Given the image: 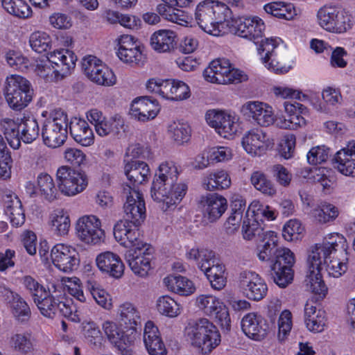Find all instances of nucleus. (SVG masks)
<instances>
[{
	"label": "nucleus",
	"instance_id": "1",
	"mask_svg": "<svg viewBox=\"0 0 355 355\" xmlns=\"http://www.w3.org/2000/svg\"><path fill=\"white\" fill-rule=\"evenodd\" d=\"M347 248L345 238L338 233L329 234L322 243L311 248L305 283L307 288L317 295V300L323 299L328 291L322 279L321 270L325 268L330 276L336 278L347 271Z\"/></svg>",
	"mask_w": 355,
	"mask_h": 355
},
{
	"label": "nucleus",
	"instance_id": "2",
	"mask_svg": "<svg viewBox=\"0 0 355 355\" xmlns=\"http://www.w3.org/2000/svg\"><path fill=\"white\" fill-rule=\"evenodd\" d=\"M285 115L275 120L272 109L268 105L259 101H249L243 105V114L252 119L258 125L268 127L275 122L276 125L282 129H297L306 125V121L302 116V105L288 101L283 103Z\"/></svg>",
	"mask_w": 355,
	"mask_h": 355
},
{
	"label": "nucleus",
	"instance_id": "3",
	"mask_svg": "<svg viewBox=\"0 0 355 355\" xmlns=\"http://www.w3.org/2000/svg\"><path fill=\"white\" fill-rule=\"evenodd\" d=\"M178 167L173 162L162 163L153 181L150 194L157 202H163L166 209L179 203L187 191V185L183 182L177 183Z\"/></svg>",
	"mask_w": 355,
	"mask_h": 355
},
{
	"label": "nucleus",
	"instance_id": "4",
	"mask_svg": "<svg viewBox=\"0 0 355 355\" xmlns=\"http://www.w3.org/2000/svg\"><path fill=\"white\" fill-rule=\"evenodd\" d=\"M196 20L200 28L205 33L218 36L220 35V26L226 22L230 26L232 19V10L223 3L212 0H205L197 6Z\"/></svg>",
	"mask_w": 355,
	"mask_h": 355
},
{
	"label": "nucleus",
	"instance_id": "5",
	"mask_svg": "<svg viewBox=\"0 0 355 355\" xmlns=\"http://www.w3.org/2000/svg\"><path fill=\"white\" fill-rule=\"evenodd\" d=\"M187 334L191 345L205 354L210 353L220 343V335L217 327L206 318L189 323Z\"/></svg>",
	"mask_w": 355,
	"mask_h": 355
},
{
	"label": "nucleus",
	"instance_id": "6",
	"mask_svg": "<svg viewBox=\"0 0 355 355\" xmlns=\"http://www.w3.org/2000/svg\"><path fill=\"white\" fill-rule=\"evenodd\" d=\"M68 119L67 114L61 109L51 112L44 121L42 129L44 144L52 148L61 146L67 138Z\"/></svg>",
	"mask_w": 355,
	"mask_h": 355
},
{
	"label": "nucleus",
	"instance_id": "7",
	"mask_svg": "<svg viewBox=\"0 0 355 355\" xmlns=\"http://www.w3.org/2000/svg\"><path fill=\"white\" fill-rule=\"evenodd\" d=\"M279 38H263L259 40L257 46L258 53L265 67L275 73H286L291 68L283 63L286 51L279 46Z\"/></svg>",
	"mask_w": 355,
	"mask_h": 355
},
{
	"label": "nucleus",
	"instance_id": "8",
	"mask_svg": "<svg viewBox=\"0 0 355 355\" xmlns=\"http://www.w3.org/2000/svg\"><path fill=\"white\" fill-rule=\"evenodd\" d=\"M203 76L206 81L219 85H236L248 80L246 73L232 67L229 60L225 58H218L211 62L205 69Z\"/></svg>",
	"mask_w": 355,
	"mask_h": 355
},
{
	"label": "nucleus",
	"instance_id": "9",
	"mask_svg": "<svg viewBox=\"0 0 355 355\" xmlns=\"http://www.w3.org/2000/svg\"><path fill=\"white\" fill-rule=\"evenodd\" d=\"M316 17L320 26L328 32L341 34L352 28L351 16L336 6H322Z\"/></svg>",
	"mask_w": 355,
	"mask_h": 355
},
{
	"label": "nucleus",
	"instance_id": "10",
	"mask_svg": "<svg viewBox=\"0 0 355 355\" xmlns=\"http://www.w3.org/2000/svg\"><path fill=\"white\" fill-rule=\"evenodd\" d=\"M294 253L287 248H279L270 266V275L281 288H286L293 279Z\"/></svg>",
	"mask_w": 355,
	"mask_h": 355
},
{
	"label": "nucleus",
	"instance_id": "11",
	"mask_svg": "<svg viewBox=\"0 0 355 355\" xmlns=\"http://www.w3.org/2000/svg\"><path fill=\"white\" fill-rule=\"evenodd\" d=\"M56 181L59 191L67 196H73L81 193L87 186V179L85 174L67 166L58 168Z\"/></svg>",
	"mask_w": 355,
	"mask_h": 355
},
{
	"label": "nucleus",
	"instance_id": "12",
	"mask_svg": "<svg viewBox=\"0 0 355 355\" xmlns=\"http://www.w3.org/2000/svg\"><path fill=\"white\" fill-rule=\"evenodd\" d=\"M82 69L86 76L98 85L110 87L116 83L113 71L94 55L83 58Z\"/></svg>",
	"mask_w": 355,
	"mask_h": 355
},
{
	"label": "nucleus",
	"instance_id": "13",
	"mask_svg": "<svg viewBox=\"0 0 355 355\" xmlns=\"http://www.w3.org/2000/svg\"><path fill=\"white\" fill-rule=\"evenodd\" d=\"M196 305L205 315L216 318L223 329H230L228 309L218 298L211 295H201L196 299Z\"/></svg>",
	"mask_w": 355,
	"mask_h": 355
},
{
	"label": "nucleus",
	"instance_id": "14",
	"mask_svg": "<svg viewBox=\"0 0 355 355\" xmlns=\"http://www.w3.org/2000/svg\"><path fill=\"white\" fill-rule=\"evenodd\" d=\"M76 229L78 239L87 244L97 245L104 241L105 232L101 228V222L94 215H85L80 218Z\"/></svg>",
	"mask_w": 355,
	"mask_h": 355
},
{
	"label": "nucleus",
	"instance_id": "15",
	"mask_svg": "<svg viewBox=\"0 0 355 355\" xmlns=\"http://www.w3.org/2000/svg\"><path fill=\"white\" fill-rule=\"evenodd\" d=\"M230 26L235 28L236 34L246 38L255 44H258L259 40L263 37L266 28L263 21L259 17H239L236 19L232 16Z\"/></svg>",
	"mask_w": 355,
	"mask_h": 355
},
{
	"label": "nucleus",
	"instance_id": "16",
	"mask_svg": "<svg viewBox=\"0 0 355 355\" xmlns=\"http://www.w3.org/2000/svg\"><path fill=\"white\" fill-rule=\"evenodd\" d=\"M0 299L17 321L24 322L31 318V310L26 300L19 293L3 284H0Z\"/></svg>",
	"mask_w": 355,
	"mask_h": 355
},
{
	"label": "nucleus",
	"instance_id": "17",
	"mask_svg": "<svg viewBox=\"0 0 355 355\" xmlns=\"http://www.w3.org/2000/svg\"><path fill=\"white\" fill-rule=\"evenodd\" d=\"M239 286L249 300L259 301L267 294L268 286L264 280L255 272L244 270L239 275Z\"/></svg>",
	"mask_w": 355,
	"mask_h": 355
},
{
	"label": "nucleus",
	"instance_id": "18",
	"mask_svg": "<svg viewBox=\"0 0 355 355\" xmlns=\"http://www.w3.org/2000/svg\"><path fill=\"white\" fill-rule=\"evenodd\" d=\"M126 200L123 205L126 218L124 220L135 224H141L146 218V205L142 193L138 189L131 188L130 186L124 187Z\"/></svg>",
	"mask_w": 355,
	"mask_h": 355
},
{
	"label": "nucleus",
	"instance_id": "19",
	"mask_svg": "<svg viewBox=\"0 0 355 355\" xmlns=\"http://www.w3.org/2000/svg\"><path fill=\"white\" fill-rule=\"evenodd\" d=\"M205 119L208 125L223 138L232 137L237 132L236 116L224 111L208 110Z\"/></svg>",
	"mask_w": 355,
	"mask_h": 355
},
{
	"label": "nucleus",
	"instance_id": "20",
	"mask_svg": "<svg viewBox=\"0 0 355 355\" xmlns=\"http://www.w3.org/2000/svg\"><path fill=\"white\" fill-rule=\"evenodd\" d=\"M153 248L148 245L137 249H129L125 256V260L132 271L137 275L144 277L151 268L153 258Z\"/></svg>",
	"mask_w": 355,
	"mask_h": 355
},
{
	"label": "nucleus",
	"instance_id": "21",
	"mask_svg": "<svg viewBox=\"0 0 355 355\" xmlns=\"http://www.w3.org/2000/svg\"><path fill=\"white\" fill-rule=\"evenodd\" d=\"M198 204L204 218L209 223L218 220L227 209V199L216 193L200 196Z\"/></svg>",
	"mask_w": 355,
	"mask_h": 355
},
{
	"label": "nucleus",
	"instance_id": "22",
	"mask_svg": "<svg viewBox=\"0 0 355 355\" xmlns=\"http://www.w3.org/2000/svg\"><path fill=\"white\" fill-rule=\"evenodd\" d=\"M50 256L53 265L61 271L71 272L78 268V253L71 246L56 244L52 248Z\"/></svg>",
	"mask_w": 355,
	"mask_h": 355
},
{
	"label": "nucleus",
	"instance_id": "23",
	"mask_svg": "<svg viewBox=\"0 0 355 355\" xmlns=\"http://www.w3.org/2000/svg\"><path fill=\"white\" fill-rule=\"evenodd\" d=\"M140 224H135L127 220H119L114 227V236L120 244L130 249H137L148 245L141 239V234L138 229Z\"/></svg>",
	"mask_w": 355,
	"mask_h": 355
},
{
	"label": "nucleus",
	"instance_id": "24",
	"mask_svg": "<svg viewBox=\"0 0 355 355\" xmlns=\"http://www.w3.org/2000/svg\"><path fill=\"white\" fill-rule=\"evenodd\" d=\"M160 111L157 100L148 96L135 98L130 104V117L140 122H147L155 119Z\"/></svg>",
	"mask_w": 355,
	"mask_h": 355
},
{
	"label": "nucleus",
	"instance_id": "25",
	"mask_svg": "<svg viewBox=\"0 0 355 355\" xmlns=\"http://www.w3.org/2000/svg\"><path fill=\"white\" fill-rule=\"evenodd\" d=\"M121 325L123 326L130 336L126 340L135 342L137 338V330L141 327V315L137 308L130 302L121 304L118 309Z\"/></svg>",
	"mask_w": 355,
	"mask_h": 355
},
{
	"label": "nucleus",
	"instance_id": "26",
	"mask_svg": "<svg viewBox=\"0 0 355 355\" xmlns=\"http://www.w3.org/2000/svg\"><path fill=\"white\" fill-rule=\"evenodd\" d=\"M35 305L42 315L49 318H54L57 314L68 318L72 313L71 307L67 302L55 297L50 293L49 290L35 303Z\"/></svg>",
	"mask_w": 355,
	"mask_h": 355
},
{
	"label": "nucleus",
	"instance_id": "27",
	"mask_svg": "<svg viewBox=\"0 0 355 355\" xmlns=\"http://www.w3.org/2000/svg\"><path fill=\"white\" fill-rule=\"evenodd\" d=\"M243 333L254 340H261L268 334L269 326L266 320L254 313L245 315L241 320Z\"/></svg>",
	"mask_w": 355,
	"mask_h": 355
},
{
	"label": "nucleus",
	"instance_id": "28",
	"mask_svg": "<svg viewBox=\"0 0 355 355\" xmlns=\"http://www.w3.org/2000/svg\"><path fill=\"white\" fill-rule=\"evenodd\" d=\"M267 135L261 129L248 131L243 137L242 146L245 150L253 156H261L268 148Z\"/></svg>",
	"mask_w": 355,
	"mask_h": 355
},
{
	"label": "nucleus",
	"instance_id": "29",
	"mask_svg": "<svg viewBox=\"0 0 355 355\" xmlns=\"http://www.w3.org/2000/svg\"><path fill=\"white\" fill-rule=\"evenodd\" d=\"M144 343L149 355H166L167 349L158 328L152 321H148L144 327Z\"/></svg>",
	"mask_w": 355,
	"mask_h": 355
},
{
	"label": "nucleus",
	"instance_id": "30",
	"mask_svg": "<svg viewBox=\"0 0 355 355\" xmlns=\"http://www.w3.org/2000/svg\"><path fill=\"white\" fill-rule=\"evenodd\" d=\"M96 263L101 272L114 278H119L123 274L124 265L119 256L114 252L106 251L99 254Z\"/></svg>",
	"mask_w": 355,
	"mask_h": 355
},
{
	"label": "nucleus",
	"instance_id": "31",
	"mask_svg": "<svg viewBox=\"0 0 355 355\" xmlns=\"http://www.w3.org/2000/svg\"><path fill=\"white\" fill-rule=\"evenodd\" d=\"M304 322L309 331H322L327 323L325 311L319 308L313 300L307 301L304 306Z\"/></svg>",
	"mask_w": 355,
	"mask_h": 355
},
{
	"label": "nucleus",
	"instance_id": "32",
	"mask_svg": "<svg viewBox=\"0 0 355 355\" xmlns=\"http://www.w3.org/2000/svg\"><path fill=\"white\" fill-rule=\"evenodd\" d=\"M338 170L347 176H355V141H349L334 157Z\"/></svg>",
	"mask_w": 355,
	"mask_h": 355
},
{
	"label": "nucleus",
	"instance_id": "33",
	"mask_svg": "<svg viewBox=\"0 0 355 355\" xmlns=\"http://www.w3.org/2000/svg\"><path fill=\"white\" fill-rule=\"evenodd\" d=\"M102 329L109 341L117 347L123 355H128L129 351L126 346L134 343L126 340L130 336V331H127V329L122 331L116 322L110 320L103 322Z\"/></svg>",
	"mask_w": 355,
	"mask_h": 355
},
{
	"label": "nucleus",
	"instance_id": "34",
	"mask_svg": "<svg viewBox=\"0 0 355 355\" xmlns=\"http://www.w3.org/2000/svg\"><path fill=\"white\" fill-rule=\"evenodd\" d=\"M125 163L124 166V173L129 182L125 187L130 186L131 188L137 189L139 184H142L150 175V169L148 164L144 162L128 159L124 160Z\"/></svg>",
	"mask_w": 355,
	"mask_h": 355
},
{
	"label": "nucleus",
	"instance_id": "35",
	"mask_svg": "<svg viewBox=\"0 0 355 355\" xmlns=\"http://www.w3.org/2000/svg\"><path fill=\"white\" fill-rule=\"evenodd\" d=\"M49 61L55 66L60 68L55 69L54 72L60 73L62 77L67 76L71 69L75 67L77 58L74 53L68 49H59L51 52L48 55Z\"/></svg>",
	"mask_w": 355,
	"mask_h": 355
},
{
	"label": "nucleus",
	"instance_id": "36",
	"mask_svg": "<svg viewBox=\"0 0 355 355\" xmlns=\"http://www.w3.org/2000/svg\"><path fill=\"white\" fill-rule=\"evenodd\" d=\"M69 132L73 139L83 146L94 143V133L88 123L83 119L75 118L70 122Z\"/></svg>",
	"mask_w": 355,
	"mask_h": 355
},
{
	"label": "nucleus",
	"instance_id": "37",
	"mask_svg": "<svg viewBox=\"0 0 355 355\" xmlns=\"http://www.w3.org/2000/svg\"><path fill=\"white\" fill-rule=\"evenodd\" d=\"M176 34L169 30H159L150 37V44L159 53L169 52L176 44Z\"/></svg>",
	"mask_w": 355,
	"mask_h": 355
},
{
	"label": "nucleus",
	"instance_id": "38",
	"mask_svg": "<svg viewBox=\"0 0 355 355\" xmlns=\"http://www.w3.org/2000/svg\"><path fill=\"white\" fill-rule=\"evenodd\" d=\"M201 270L205 272L214 289L220 291L226 285V277L224 276L225 269L223 264L216 261L211 265H202Z\"/></svg>",
	"mask_w": 355,
	"mask_h": 355
},
{
	"label": "nucleus",
	"instance_id": "39",
	"mask_svg": "<svg viewBox=\"0 0 355 355\" xmlns=\"http://www.w3.org/2000/svg\"><path fill=\"white\" fill-rule=\"evenodd\" d=\"M164 284L168 290L183 296L189 295L196 290L193 283L181 275H168L164 279Z\"/></svg>",
	"mask_w": 355,
	"mask_h": 355
},
{
	"label": "nucleus",
	"instance_id": "40",
	"mask_svg": "<svg viewBox=\"0 0 355 355\" xmlns=\"http://www.w3.org/2000/svg\"><path fill=\"white\" fill-rule=\"evenodd\" d=\"M261 241L263 244L258 247V257L262 261H270L272 263L279 248L277 247V237L275 232L267 231Z\"/></svg>",
	"mask_w": 355,
	"mask_h": 355
},
{
	"label": "nucleus",
	"instance_id": "41",
	"mask_svg": "<svg viewBox=\"0 0 355 355\" xmlns=\"http://www.w3.org/2000/svg\"><path fill=\"white\" fill-rule=\"evenodd\" d=\"M20 141L31 144L40 135V127L36 119L33 116H24L19 123Z\"/></svg>",
	"mask_w": 355,
	"mask_h": 355
},
{
	"label": "nucleus",
	"instance_id": "42",
	"mask_svg": "<svg viewBox=\"0 0 355 355\" xmlns=\"http://www.w3.org/2000/svg\"><path fill=\"white\" fill-rule=\"evenodd\" d=\"M231 180L228 173L223 170L210 173L204 178L202 184L205 189L212 191L222 190L230 186Z\"/></svg>",
	"mask_w": 355,
	"mask_h": 355
},
{
	"label": "nucleus",
	"instance_id": "43",
	"mask_svg": "<svg viewBox=\"0 0 355 355\" xmlns=\"http://www.w3.org/2000/svg\"><path fill=\"white\" fill-rule=\"evenodd\" d=\"M157 11L168 21L186 26L189 24L190 16L184 10L167 6L166 4H159Z\"/></svg>",
	"mask_w": 355,
	"mask_h": 355
},
{
	"label": "nucleus",
	"instance_id": "44",
	"mask_svg": "<svg viewBox=\"0 0 355 355\" xmlns=\"http://www.w3.org/2000/svg\"><path fill=\"white\" fill-rule=\"evenodd\" d=\"M231 157L232 151L230 148L225 146H215L209 150L207 159L203 156H198L196 158L197 164L195 167L202 169L209 165V159L218 162L228 160Z\"/></svg>",
	"mask_w": 355,
	"mask_h": 355
},
{
	"label": "nucleus",
	"instance_id": "45",
	"mask_svg": "<svg viewBox=\"0 0 355 355\" xmlns=\"http://www.w3.org/2000/svg\"><path fill=\"white\" fill-rule=\"evenodd\" d=\"M267 231L261 227V224L257 221V218H249V209L247 210L245 216L243 218L242 225V234L243 239L245 240H252L257 238V240H261L264 237V234Z\"/></svg>",
	"mask_w": 355,
	"mask_h": 355
},
{
	"label": "nucleus",
	"instance_id": "46",
	"mask_svg": "<svg viewBox=\"0 0 355 355\" xmlns=\"http://www.w3.org/2000/svg\"><path fill=\"white\" fill-rule=\"evenodd\" d=\"M0 125L10 146L14 149H18L20 147L19 123L12 119L3 118L0 121Z\"/></svg>",
	"mask_w": 355,
	"mask_h": 355
},
{
	"label": "nucleus",
	"instance_id": "47",
	"mask_svg": "<svg viewBox=\"0 0 355 355\" xmlns=\"http://www.w3.org/2000/svg\"><path fill=\"white\" fill-rule=\"evenodd\" d=\"M37 186L41 195L49 202H52L59 197V189L55 187L53 180L47 173H40L37 177Z\"/></svg>",
	"mask_w": 355,
	"mask_h": 355
},
{
	"label": "nucleus",
	"instance_id": "48",
	"mask_svg": "<svg viewBox=\"0 0 355 355\" xmlns=\"http://www.w3.org/2000/svg\"><path fill=\"white\" fill-rule=\"evenodd\" d=\"M123 126V119L119 116L116 115L108 119L105 118L102 122L96 124L95 130L97 135L101 137L117 135Z\"/></svg>",
	"mask_w": 355,
	"mask_h": 355
},
{
	"label": "nucleus",
	"instance_id": "49",
	"mask_svg": "<svg viewBox=\"0 0 355 355\" xmlns=\"http://www.w3.org/2000/svg\"><path fill=\"white\" fill-rule=\"evenodd\" d=\"M2 6L9 14L21 19L32 15V9L24 0H2Z\"/></svg>",
	"mask_w": 355,
	"mask_h": 355
},
{
	"label": "nucleus",
	"instance_id": "50",
	"mask_svg": "<svg viewBox=\"0 0 355 355\" xmlns=\"http://www.w3.org/2000/svg\"><path fill=\"white\" fill-rule=\"evenodd\" d=\"M7 90L6 99L13 110H21L32 100V90Z\"/></svg>",
	"mask_w": 355,
	"mask_h": 355
},
{
	"label": "nucleus",
	"instance_id": "51",
	"mask_svg": "<svg viewBox=\"0 0 355 355\" xmlns=\"http://www.w3.org/2000/svg\"><path fill=\"white\" fill-rule=\"evenodd\" d=\"M51 229L58 235H66L70 227V219L68 214L63 209L55 210L51 215Z\"/></svg>",
	"mask_w": 355,
	"mask_h": 355
},
{
	"label": "nucleus",
	"instance_id": "52",
	"mask_svg": "<svg viewBox=\"0 0 355 355\" xmlns=\"http://www.w3.org/2000/svg\"><path fill=\"white\" fill-rule=\"evenodd\" d=\"M264 10L275 17L286 20L292 19L294 15L293 6L282 1L268 3L264 6Z\"/></svg>",
	"mask_w": 355,
	"mask_h": 355
},
{
	"label": "nucleus",
	"instance_id": "53",
	"mask_svg": "<svg viewBox=\"0 0 355 355\" xmlns=\"http://www.w3.org/2000/svg\"><path fill=\"white\" fill-rule=\"evenodd\" d=\"M87 289L99 306L107 310L111 309L112 306V300L109 294L104 289L100 288L98 284L96 282L88 280Z\"/></svg>",
	"mask_w": 355,
	"mask_h": 355
},
{
	"label": "nucleus",
	"instance_id": "54",
	"mask_svg": "<svg viewBox=\"0 0 355 355\" xmlns=\"http://www.w3.org/2000/svg\"><path fill=\"white\" fill-rule=\"evenodd\" d=\"M6 214L9 216L10 222L14 227L22 225L25 222V214L19 199L15 196L14 200H10V204L7 205Z\"/></svg>",
	"mask_w": 355,
	"mask_h": 355
},
{
	"label": "nucleus",
	"instance_id": "55",
	"mask_svg": "<svg viewBox=\"0 0 355 355\" xmlns=\"http://www.w3.org/2000/svg\"><path fill=\"white\" fill-rule=\"evenodd\" d=\"M159 313L169 318H173L180 313V305L168 295H163L157 301Z\"/></svg>",
	"mask_w": 355,
	"mask_h": 355
},
{
	"label": "nucleus",
	"instance_id": "56",
	"mask_svg": "<svg viewBox=\"0 0 355 355\" xmlns=\"http://www.w3.org/2000/svg\"><path fill=\"white\" fill-rule=\"evenodd\" d=\"M21 282L35 304L42 299L49 291V289H46L42 284L30 275L24 276L22 278Z\"/></svg>",
	"mask_w": 355,
	"mask_h": 355
},
{
	"label": "nucleus",
	"instance_id": "57",
	"mask_svg": "<svg viewBox=\"0 0 355 355\" xmlns=\"http://www.w3.org/2000/svg\"><path fill=\"white\" fill-rule=\"evenodd\" d=\"M186 257L188 259L194 260L200 270L202 265H211L216 262L215 253L208 249L191 248L187 252Z\"/></svg>",
	"mask_w": 355,
	"mask_h": 355
},
{
	"label": "nucleus",
	"instance_id": "58",
	"mask_svg": "<svg viewBox=\"0 0 355 355\" xmlns=\"http://www.w3.org/2000/svg\"><path fill=\"white\" fill-rule=\"evenodd\" d=\"M338 208L330 203H322L313 211L315 220L320 223H327L334 220L338 216Z\"/></svg>",
	"mask_w": 355,
	"mask_h": 355
},
{
	"label": "nucleus",
	"instance_id": "59",
	"mask_svg": "<svg viewBox=\"0 0 355 355\" xmlns=\"http://www.w3.org/2000/svg\"><path fill=\"white\" fill-rule=\"evenodd\" d=\"M168 132L175 141L182 144L189 141L191 130L187 123L174 121L168 126Z\"/></svg>",
	"mask_w": 355,
	"mask_h": 355
},
{
	"label": "nucleus",
	"instance_id": "60",
	"mask_svg": "<svg viewBox=\"0 0 355 355\" xmlns=\"http://www.w3.org/2000/svg\"><path fill=\"white\" fill-rule=\"evenodd\" d=\"M29 43L33 51L42 53L50 49L51 38L49 35L45 32L37 31L31 35Z\"/></svg>",
	"mask_w": 355,
	"mask_h": 355
},
{
	"label": "nucleus",
	"instance_id": "61",
	"mask_svg": "<svg viewBox=\"0 0 355 355\" xmlns=\"http://www.w3.org/2000/svg\"><path fill=\"white\" fill-rule=\"evenodd\" d=\"M251 183L263 194L273 196L276 189L272 183L266 178V175L261 171H254L251 175Z\"/></svg>",
	"mask_w": 355,
	"mask_h": 355
},
{
	"label": "nucleus",
	"instance_id": "62",
	"mask_svg": "<svg viewBox=\"0 0 355 355\" xmlns=\"http://www.w3.org/2000/svg\"><path fill=\"white\" fill-rule=\"evenodd\" d=\"M155 87H164L168 89H189V86L183 81L173 78L162 79L156 77L150 78L146 81V89H155Z\"/></svg>",
	"mask_w": 355,
	"mask_h": 355
},
{
	"label": "nucleus",
	"instance_id": "63",
	"mask_svg": "<svg viewBox=\"0 0 355 355\" xmlns=\"http://www.w3.org/2000/svg\"><path fill=\"white\" fill-rule=\"evenodd\" d=\"M304 232L301 223L296 219L288 220L283 227L282 236L288 241L299 240Z\"/></svg>",
	"mask_w": 355,
	"mask_h": 355
},
{
	"label": "nucleus",
	"instance_id": "64",
	"mask_svg": "<svg viewBox=\"0 0 355 355\" xmlns=\"http://www.w3.org/2000/svg\"><path fill=\"white\" fill-rule=\"evenodd\" d=\"M11 345L19 352L26 354L33 349L31 336L26 334H17L12 336Z\"/></svg>",
	"mask_w": 355,
	"mask_h": 355
}]
</instances>
